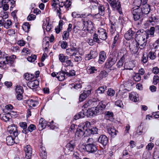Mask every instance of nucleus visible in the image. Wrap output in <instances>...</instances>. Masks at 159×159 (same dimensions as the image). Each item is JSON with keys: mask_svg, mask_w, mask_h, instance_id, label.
<instances>
[{"mask_svg": "<svg viewBox=\"0 0 159 159\" xmlns=\"http://www.w3.org/2000/svg\"><path fill=\"white\" fill-rule=\"evenodd\" d=\"M84 130L81 128H77L76 132L75 133V136L81 138L84 135Z\"/></svg>", "mask_w": 159, "mask_h": 159, "instance_id": "nucleus-25", "label": "nucleus"}, {"mask_svg": "<svg viewBox=\"0 0 159 159\" xmlns=\"http://www.w3.org/2000/svg\"><path fill=\"white\" fill-rule=\"evenodd\" d=\"M99 101L97 98H93L89 100L87 102H85L82 106V108H86L89 106H92L96 105Z\"/></svg>", "mask_w": 159, "mask_h": 159, "instance_id": "nucleus-10", "label": "nucleus"}, {"mask_svg": "<svg viewBox=\"0 0 159 159\" xmlns=\"http://www.w3.org/2000/svg\"><path fill=\"white\" fill-rule=\"evenodd\" d=\"M153 84L154 85H156L159 82V77L157 75H155L153 78Z\"/></svg>", "mask_w": 159, "mask_h": 159, "instance_id": "nucleus-63", "label": "nucleus"}, {"mask_svg": "<svg viewBox=\"0 0 159 159\" xmlns=\"http://www.w3.org/2000/svg\"><path fill=\"white\" fill-rule=\"evenodd\" d=\"M142 0H134L133 2V5L135 6V7H137V8H139L142 4Z\"/></svg>", "mask_w": 159, "mask_h": 159, "instance_id": "nucleus-47", "label": "nucleus"}, {"mask_svg": "<svg viewBox=\"0 0 159 159\" xmlns=\"http://www.w3.org/2000/svg\"><path fill=\"white\" fill-rule=\"evenodd\" d=\"M59 59L60 61L62 63L65 62L66 59H69V57L68 56H65L63 54H60L58 56Z\"/></svg>", "mask_w": 159, "mask_h": 159, "instance_id": "nucleus-41", "label": "nucleus"}, {"mask_svg": "<svg viewBox=\"0 0 159 159\" xmlns=\"http://www.w3.org/2000/svg\"><path fill=\"white\" fill-rule=\"evenodd\" d=\"M115 91L111 88L109 89L107 91V94L110 96H113L115 94Z\"/></svg>", "mask_w": 159, "mask_h": 159, "instance_id": "nucleus-57", "label": "nucleus"}, {"mask_svg": "<svg viewBox=\"0 0 159 159\" xmlns=\"http://www.w3.org/2000/svg\"><path fill=\"white\" fill-rule=\"evenodd\" d=\"M70 88L71 89L73 88L74 89L77 90L82 87V85L79 82L71 84H70Z\"/></svg>", "mask_w": 159, "mask_h": 159, "instance_id": "nucleus-43", "label": "nucleus"}, {"mask_svg": "<svg viewBox=\"0 0 159 159\" xmlns=\"http://www.w3.org/2000/svg\"><path fill=\"white\" fill-rule=\"evenodd\" d=\"M99 38L102 40H105L107 38V33L105 30L104 31H103L102 33L99 34Z\"/></svg>", "mask_w": 159, "mask_h": 159, "instance_id": "nucleus-49", "label": "nucleus"}, {"mask_svg": "<svg viewBox=\"0 0 159 159\" xmlns=\"http://www.w3.org/2000/svg\"><path fill=\"white\" fill-rule=\"evenodd\" d=\"M98 141L101 145L102 146L100 145V147L103 149L106 148V147L108 143L109 139L106 135L102 134L99 137Z\"/></svg>", "mask_w": 159, "mask_h": 159, "instance_id": "nucleus-6", "label": "nucleus"}, {"mask_svg": "<svg viewBox=\"0 0 159 159\" xmlns=\"http://www.w3.org/2000/svg\"><path fill=\"white\" fill-rule=\"evenodd\" d=\"M107 128L108 134L111 137H115L116 135L117 134L116 133L118 132V131L115 129L114 127L111 126H107Z\"/></svg>", "mask_w": 159, "mask_h": 159, "instance_id": "nucleus-17", "label": "nucleus"}, {"mask_svg": "<svg viewBox=\"0 0 159 159\" xmlns=\"http://www.w3.org/2000/svg\"><path fill=\"white\" fill-rule=\"evenodd\" d=\"M36 126L34 124L30 125L27 128L26 130H25V134H27L29 133V132H31L34 130L36 129Z\"/></svg>", "mask_w": 159, "mask_h": 159, "instance_id": "nucleus-39", "label": "nucleus"}, {"mask_svg": "<svg viewBox=\"0 0 159 159\" xmlns=\"http://www.w3.org/2000/svg\"><path fill=\"white\" fill-rule=\"evenodd\" d=\"M113 10H116L120 14H122L120 2L116 0H107Z\"/></svg>", "mask_w": 159, "mask_h": 159, "instance_id": "nucleus-2", "label": "nucleus"}, {"mask_svg": "<svg viewBox=\"0 0 159 159\" xmlns=\"http://www.w3.org/2000/svg\"><path fill=\"white\" fill-rule=\"evenodd\" d=\"M107 58L106 54L103 51H101L99 54V59L98 62L99 64L103 63Z\"/></svg>", "mask_w": 159, "mask_h": 159, "instance_id": "nucleus-20", "label": "nucleus"}, {"mask_svg": "<svg viewBox=\"0 0 159 159\" xmlns=\"http://www.w3.org/2000/svg\"><path fill=\"white\" fill-rule=\"evenodd\" d=\"M82 110V111L80 112L74 116V120H76L80 118H83L85 116V115L83 109Z\"/></svg>", "mask_w": 159, "mask_h": 159, "instance_id": "nucleus-31", "label": "nucleus"}, {"mask_svg": "<svg viewBox=\"0 0 159 159\" xmlns=\"http://www.w3.org/2000/svg\"><path fill=\"white\" fill-rule=\"evenodd\" d=\"M57 74L60 75L59 76H57L56 77L57 79L60 81H61L65 79V76L64 75V71H61L58 73H57Z\"/></svg>", "mask_w": 159, "mask_h": 159, "instance_id": "nucleus-37", "label": "nucleus"}, {"mask_svg": "<svg viewBox=\"0 0 159 159\" xmlns=\"http://www.w3.org/2000/svg\"><path fill=\"white\" fill-rule=\"evenodd\" d=\"M98 55L97 51L91 50L89 53L86 54L85 56V60L89 61L91 59H95L98 56Z\"/></svg>", "mask_w": 159, "mask_h": 159, "instance_id": "nucleus-16", "label": "nucleus"}, {"mask_svg": "<svg viewBox=\"0 0 159 159\" xmlns=\"http://www.w3.org/2000/svg\"><path fill=\"white\" fill-rule=\"evenodd\" d=\"M30 25L28 22H25L22 26V28L23 30L25 32H28L30 29Z\"/></svg>", "mask_w": 159, "mask_h": 159, "instance_id": "nucleus-40", "label": "nucleus"}, {"mask_svg": "<svg viewBox=\"0 0 159 159\" xmlns=\"http://www.w3.org/2000/svg\"><path fill=\"white\" fill-rule=\"evenodd\" d=\"M136 36H137L141 37H143V39H144V41L147 42V39L149 37L148 34L146 31L143 30H139L136 33Z\"/></svg>", "mask_w": 159, "mask_h": 159, "instance_id": "nucleus-12", "label": "nucleus"}, {"mask_svg": "<svg viewBox=\"0 0 159 159\" xmlns=\"http://www.w3.org/2000/svg\"><path fill=\"white\" fill-rule=\"evenodd\" d=\"M91 108L92 110H93V111L95 116L103 113V112H102V109H100L99 108V107L97 106L96 107H93Z\"/></svg>", "mask_w": 159, "mask_h": 159, "instance_id": "nucleus-30", "label": "nucleus"}, {"mask_svg": "<svg viewBox=\"0 0 159 159\" xmlns=\"http://www.w3.org/2000/svg\"><path fill=\"white\" fill-rule=\"evenodd\" d=\"M84 130V136H89L92 135L90 128H86Z\"/></svg>", "mask_w": 159, "mask_h": 159, "instance_id": "nucleus-60", "label": "nucleus"}, {"mask_svg": "<svg viewBox=\"0 0 159 159\" xmlns=\"http://www.w3.org/2000/svg\"><path fill=\"white\" fill-rule=\"evenodd\" d=\"M0 118L5 121H7L9 120L10 118L7 117L6 114H0Z\"/></svg>", "mask_w": 159, "mask_h": 159, "instance_id": "nucleus-56", "label": "nucleus"}, {"mask_svg": "<svg viewBox=\"0 0 159 159\" xmlns=\"http://www.w3.org/2000/svg\"><path fill=\"white\" fill-rule=\"evenodd\" d=\"M8 130L10 134H12L15 137L17 136L19 134L17 130V127L14 125L9 126L8 127Z\"/></svg>", "mask_w": 159, "mask_h": 159, "instance_id": "nucleus-14", "label": "nucleus"}, {"mask_svg": "<svg viewBox=\"0 0 159 159\" xmlns=\"http://www.w3.org/2000/svg\"><path fill=\"white\" fill-rule=\"evenodd\" d=\"M119 33L117 32L116 35L114 37V41L112 45V50H115L116 49L115 48V47L116 46V44L119 39Z\"/></svg>", "mask_w": 159, "mask_h": 159, "instance_id": "nucleus-27", "label": "nucleus"}, {"mask_svg": "<svg viewBox=\"0 0 159 159\" xmlns=\"http://www.w3.org/2000/svg\"><path fill=\"white\" fill-rule=\"evenodd\" d=\"M48 122L43 118H41L39 120V124L38 126L39 130H42L45 129L47 126H48Z\"/></svg>", "mask_w": 159, "mask_h": 159, "instance_id": "nucleus-18", "label": "nucleus"}, {"mask_svg": "<svg viewBox=\"0 0 159 159\" xmlns=\"http://www.w3.org/2000/svg\"><path fill=\"white\" fill-rule=\"evenodd\" d=\"M37 56L35 55H31L30 57H29L27 58V60L29 62H34L36 59Z\"/></svg>", "mask_w": 159, "mask_h": 159, "instance_id": "nucleus-54", "label": "nucleus"}, {"mask_svg": "<svg viewBox=\"0 0 159 159\" xmlns=\"http://www.w3.org/2000/svg\"><path fill=\"white\" fill-rule=\"evenodd\" d=\"M59 43H61V46L62 48L66 49L68 46V43L66 41H60Z\"/></svg>", "mask_w": 159, "mask_h": 159, "instance_id": "nucleus-59", "label": "nucleus"}, {"mask_svg": "<svg viewBox=\"0 0 159 159\" xmlns=\"http://www.w3.org/2000/svg\"><path fill=\"white\" fill-rule=\"evenodd\" d=\"M16 58V56L12 55L8 57V54H6L4 52H2L0 51V64L5 65L7 64L10 66L13 65L15 59ZM2 66L0 65V68Z\"/></svg>", "mask_w": 159, "mask_h": 159, "instance_id": "nucleus-1", "label": "nucleus"}, {"mask_svg": "<svg viewBox=\"0 0 159 159\" xmlns=\"http://www.w3.org/2000/svg\"><path fill=\"white\" fill-rule=\"evenodd\" d=\"M98 13L102 15H104L105 13V7L104 5L99 4L98 7Z\"/></svg>", "mask_w": 159, "mask_h": 159, "instance_id": "nucleus-45", "label": "nucleus"}, {"mask_svg": "<svg viewBox=\"0 0 159 159\" xmlns=\"http://www.w3.org/2000/svg\"><path fill=\"white\" fill-rule=\"evenodd\" d=\"M115 104L117 106L122 108H123V107L124 106L122 101L120 99L115 102Z\"/></svg>", "mask_w": 159, "mask_h": 159, "instance_id": "nucleus-52", "label": "nucleus"}, {"mask_svg": "<svg viewBox=\"0 0 159 159\" xmlns=\"http://www.w3.org/2000/svg\"><path fill=\"white\" fill-rule=\"evenodd\" d=\"M12 25V22L11 20H7L6 22H5L4 24V27L7 29H9Z\"/></svg>", "mask_w": 159, "mask_h": 159, "instance_id": "nucleus-51", "label": "nucleus"}, {"mask_svg": "<svg viewBox=\"0 0 159 159\" xmlns=\"http://www.w3.org/2000/svg\"><path fill=\"white\" fill-rule=\"evenodd\" d=\"M91 90H88L83 91V93L80 94L79 97V101L80 102H83L91 94Z\"/></svg>", "mask_w": 159, "mask_h": 159, "instance_id": "nucleus-15", "label": "nucleus"}, {"mask_svg": "<svg viewBox=\"0 0 159 159\" xmlns=\"http://www.w3.org/2000/svg\"><path fill=\"white\" fill-rule=\"evenodd\" d=\"M87 72L88 74H93L97 72V68L94 66L88 65L86 68Z\"/></svg>", "mask_w": 159, "mask_h": 159, "instance_id": "nucleus-23", "label": "nucleus"}, {"mask_svg": "<svg viewBox=\"0 0 159 159\" xmlns=\"http://www.w3.org/2000/svg\"><path fill=\"white\" fill-rule=\"evenodd\" d=\"M140 10L143 14L144 17L145 15L148 14L150 10V6L149 5H142L141 8H140Z\"/></svg>", "mask_w": 159, "mask_h": 159, "instance_id": "nucleus-19", "label": "nucleus"}, {"mask_svg": "<svg viewBox=\"0 0 159 159\" xmlns=\"http://www.w3.org/2000/svg\"><path fill=\"white\" fill-rule=\"evenodd\" d=\"M87 15L86 14H80L75 12H73L71 14V16L74 18H85V16H87Z\"/></svg>", "mask_w": 159, "mask_h": 159, "instance_id": "nucleus-34", "label": "nucleus"}, {"mask_svg": "<svg viewBox=\"0 0 159 159\" xmlns=\"http://www.w3.org/2000/svg\"><path fill=\"white\" fill-rule=\"evenodd\" d=\"M98 35L97 34L95 33L93 35V38L95 42L99 43L101 42L100 40L98 38Z\"/></svg>", "mask_w": 159, "mask_h": 159, "instance_id": "nucleus-61", "label": "nucleus"}, {"mask_svg": "<svg viewBox=\"0 0 159 159\" xmlns=\"http://www.w3.org/2000/svg\"><path fill=\"white\" fill-rule=\"evenodd\" d=\"M117 60V57L115 56H111L109 57L105 63L104 67L111 70V68L116 63Z\"/></svg>", "mask_w": 159, "mask_h": 159, "instance_id": "nucleus-4", "label": "nucleus"}, {"mask_svg": "<svg viewBox=\"0 0 159 159\" xmlns=\"http://www.w3.org/2000/svg\"><path fill=\"white\" fill-rule=\"evenodd\" d=\"M141 79V77L139 74L136 73L133 77V79L136 82H139Z\"/></svg>", "mask_w": 159, "mask_h": 159, "instance_id": "nucleus-62", "label": "nucleus"}, {"mask_svg": "<svg viewBox=\"0 0 159 159\" xmlns=\"http://www.w3.org/2000/svg\"><path fill=\"white\" fill-rule=\"evenodd\" d=\"M16 93H23L24 89L23 87L20 85H17L15 89Z\"/></svg>", "mask_w": 159, "mask_h": 159, "instance_id": "nucleus-46", "label": "nucleus"}, {"mask_svg": "<svg viewBox=\"0 0 159 159\" xmlns=\"http://www.w3.org/2000/svg\"><path fill=\"white\" fill-rule=\"evenodd\" d=\"M107 104L104 103V102L103 101L99 102L97 106L99 107L100 109H102V111L103 112V110L105 109L106 106Z\"/></svg>", "mask_w": 159, "mask_h": 159, "instance_id": "nucleus-48", "label": "nucleus"}, {"mask_svg": "<svg viewBox=\"0 0 159 159\" xmlns=\"http://www.w3.org/2000/svg\"><path fill=\"white\" fill-rule=\"evenodd\" d=\"M152 46L154 49L158 48L159 47V38L153 44Z\"/></svg>", "mask_w": 159, "mask_h": 159, "instance_id": "nucleus-64", "label": "nucleus"}, {"mask_svg": "<svg viewBox=\"0 0 159 159\" xmlns=\"http://www.w3.org/2000/svg\"><path fill=\"white\" fill-rule=\"evenodd\" d=\"M39 84V81L37 80H35L28 82L27 83V85L33 91H36L38 89Z\"/></svg>", "mask_w": 159, "mask_h": 159, "instance_id": "nucleus-8", "label": "nucleus"}, {"mask_svg": "<svg viewBox=\"0 0 159 159\" xmlns=\"http://www.w3.org/2000/svg\"><path fill=\"white\" fill-rule=\"evenodd\" d=\"M114 116L113 113L110 111H107L105 112V117L106 119L110 120L113 118Z\"/></svg>", "mask_w": 159, "mask_h": 159, "instance_id": "nucleus-42", "label": "nucleus"}, {"mask_svg": "<svg viewBox=\"0 0 159 159\" xmlns=\"http://www.w3.org/2000/svg\"><path fill=\"white\" fill-rule=\"evenodd\" d=\"M75 146V142L74 140L70 141L66 145V148L70 152L73 151Z\"/></svg>", "mask_w": 159, "mask_h": 159, "instance_id": "nucleus-22", "label": "nucleus"}, {"mask_svg": "<svg viewBox=\"0 0 159 159\" xmlns=\"http://www.w3.org/2000/svg\"><path fill=\"white\" fill-rule=\"evenodd\" d=\"M69 32L66 30L63 32V35L62 36V39L64 40H67L69 37Z\"/></svg>", "mask_w": 159, "mask_h": 159, "instance_id": "nucleus-50", "label": "nucleus"}, {"mask_svg": "<svg viewBox=\"0 0 159 159\" xmlns=\"http://www.w3.org/2000/svg\"><path fill=\"white\" fill-rule=\"evenodd\" d=\"M136 45L137 46L139 47L140 50L141 49H143L145 47L146 44V42L144 41V42L142 41H137Z\"/></svg>", "mask_w": 159, "mask_h": 159, "instance_id": "nucleus-38", "label": "nucleus"}, {"mask_svg": "<svg viewBox=\"0 0 159 159\" xmlns=\"http://www.w3.org/2000/svg\"><path fill=\"white\" fill-rule=\"evenodd\" d=\"M107 72L103 70L101 71L99 75V76L100 78L102 79L104 77H106L107 75Z\"/></svg>", "mask_w": 159, "mask_h": 159, "instance_id": "nucleus-53", "label": "nucleus"}, {"mask_svg": "<svg viewBox=\"0 0 159 159\" xmlns=\"http://www.w3.org/2000/svg\"><path fill=\"white\" fill-rule=\"evenodd\" d=\"M24 150L25 152V158L26 159H31L32 156V148L31 146L28 145L24 148Z\"/></svg>", "mask_w": 159, "mask_h": 159, "instance_id": "nucleus-9", "label": "nucleus"}, {"mask_svg": "<svg viewBox=\"0 0 159 159\" xmlns=\"http://www.w3.org/2000/svg\"><path fill=\"white\" fill-rule=\"evenodd\" d=\"M77 52V48L72 46L70 48H68L66 50V53L71 56H75Z\"/></svg>", "mask_w": 159, "mask_h": 159, "instance_id": "nucleus-21", "label": "nucleus"}, {"mask_svg": "<svg viewBox=\"0 0 159 159\" xmlns=\"http://www.w3.org/2000/svg\"><path fill=\"white\" fill-rule=\"evenodd\" d=\"M131 12L135 20H138L139 19L143 20L144 17L143 14L140 10V8H135V7H134L132 9Z\"/></svg>", "mask_w": 159, "mask_h": 159, "instance_id": "nucleus-3", "label": "nucleus"}, {"mask_svg": "<svg viewBox=\"0 0 159 159\" xmlns=\"http://www.w3.org/2000/svg\"><path fill=\"white\" fill-rule=\"evenodd\" d=\"M126 56L125 55H124L117 62L116 66L118 68H120L123 66V63L125 61V59L126 58Z\"/></svg>", "mask_w": 159, "mask_h": 159, "instance_id": "nucleus-28", "label": "nucleus"}, {"mask_svg": "<svg viewBox=\"0 0 159 159\" xmlns=\"http://www.w3.org/2000/svg\"><path fill=\"white\" fill-rule=\"evenodd\" d=\"M136 36V33L131 29H129L124 35L125 39L127 40H129L132 39H135Z\"/></svg>", "mask_w": 159, "mask_h": 159, "instance_id": "nucleus-11", "label": "nucleus"}, {"mask_svg": "<svg viewBox=\"0 0 159 159\" xmlns=\"http://www.w3.org/2000/svg\"><path fill=\"white\" fill-rule=\"evenodd\" d=\"M107 89V87L106 86L100 87L96 90V93L97 95L98 94L103 93Z\"/></svg>", "mask_w": 159, "mask_h": 159, "instance_id": "nucleus-33", "label": "nucleus"}, {"mask_svg": "<svg viewBox=\"0 0 159 159\" xmlns=\"http://www.w3.org/2000/svg\"><path fill=\"white\" fill-rule=\"evenodd\" d=\"M83 148L89 153H94L97 150V147L93 142L85 144Z\"/></svg>", "mask_w": 159, "mask_h": 159, "instance_id": "nucleus-5", "label": "nucleus"}, {"mask_svg": "<svg viewBox=\"0 0 159 159\" xmlns=\"http://www.w3.org/2000/svg\"><path fill=\"white\" fill-rule=\"evenodd\" d=\"M83 24L84 27H85L87 30L90 33H93L95 30L94 24L92 21L88 20L87 21H84L83 20Z\"/></svg>", "mask_w": 159, "mask_h": 159, "instance_id": "nucleus-7", "label": "nucleus"}, {"mask_svg": "<svg viewBox=\"0 0 159 159\" xmlns=\"http://www.w3.org/2000/svg\"><path fill=\"white\" fill-rule=\"evenodd\" d=\"M102 16L99 13L97 14H87L86 15L87 16H90L91 17L93 18V19H98V20H100L101 18V16Z\"/></svg>", "mask_w": 159, "mask_h": 159, "instance_id": "nucleus-36", "label": "nucleus"}, {"mask_svg": "<svg viewBox=\"0 0 159 159\" xmlns=\"http://www.w3.org/2000/svg\"><path fill=\"white\" fill-rule=\"evenodd\" d=\"M90 125V123L88 121H86V122L80 124L79 125V128H81L84 130L86 129V128H88Z\"/></svg>", "mask_w": 159, "mask_h": 159, "instance_id": "nucleus-32", "label": "nucleus"}, {"mask_svg": "<svg viewBox=\"0 0 159 159\" xmlns=\"http://www.w3.org/2000/svg\"><path fill=\"white\" fill-rule=\"evenodd\" d=\"M85 115V116H86L90 118L95 116L93 111V110L92 109V108L88 109L87 110Z\"/></svg>", "mask_w": 159, "mask_h": 159, "instance_id": "nucleus-35", "label": "nucleus"}, {"mask_svg": "<svg viewBox=\"0 0 159 159\" xmlns=\"http://www.w3.org/2000/svg\"><path fill=\"white\" fill-rule=\"evenodd\" d=\"M151 154L149 152H144L143 154V157L144 159H150Z\"/></svg>", "mask_w": 159, "mask_h": 159, "instance_id": "nucleus-55", "label": "nucleus"}, {"mask_svg": "<svg viewBox=\"0 0 159 159\" xmlns=\"http://www.w3.org/2000/svg\"><path fill=\"white\" fill-rule=\"evenodd\" d=\"M20 126L23 129L22 132L25 134V130L27 129V124L26 122H21L19 124Z\"/></svg>", "mask_w": 159, "mask_h": 159, "instance_id": "nucleus-44", "label": "nucleus"}, {"mask_svg": "<svg viewBox=\"0 0 159 159\" xmlns=\"http://www.w3.org/2000/svg\"><path fill=\"white\" fill-rule=\"evenodd\" d=\"M14 138L11 136H8L6 138V143L7 145L11 146L15 143Z\"/></svg>", "mask_w": 159, "mask_h": 159, "instance_id": "nucleus-26", "label": "nucleus"}, {"mask_svg": "<svg viewBox=\"0 0 159 159\" xmlns=\"http://www.w3.org/2000/svg\"><path fill=\"white\" fill-rule=\"evenodd\" d=\"M90 129L92 135L98 134V129L96 127H92L90 128Z\"/></svg>", "mask_w": 159, "mask_h": 159, "instance_id": "nucleus-58", "label": "nucleus"}, {"mask_svg": "<svg viewBox=\"0 0 159 159\" xmlns=\"http://www.w3.org/2000/svg\"><path fill=\"white\" fill-rule=\"evenodd\" d=\"M134 64L132 62L129 61V62L125 63L124 68L125 69L129 70H132L134 67Z\"/></svg>", "mask_w": 159, "mask_h": 159, "instance_id": "nucleus-29", "label": "nucleus"}, {"mask_svg": "<svg viewBox=\"0 0 159 159\" xmlns=\"http://www.w3.org/2000/svg\"><path fill=\"white\" fill-rule=\"evenodd\" d=\"M110 23L111 24L110 32L111 34H113L116 30V27L117 26V20L116 19L112 20L111 19L110 20Z\"/></svg>", "mask_w": 159, "mask_h": 159, "instance_id": "nucleus-13", "label": "nucleus"}, {"mask_svg": "<svg viewBox=\"0 0 159 159\" xmlns=\"http://www.w3.org/2000/svg\"><path fill=\"white\" fill-rule=\"evenodd\" d=\"M129 98L132 101L136 102L139 100L138 94L136 93L132 92L129 94Z\"/></svg>", "mask_w": 159, "mask_h": 159, "instance_id": "nucleus-24", "label": "nucleus"}]
</instances>
